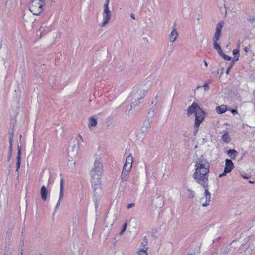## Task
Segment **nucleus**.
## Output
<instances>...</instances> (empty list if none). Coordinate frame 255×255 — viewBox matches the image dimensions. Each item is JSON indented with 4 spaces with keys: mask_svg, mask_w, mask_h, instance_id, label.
Here are the masks:
<instances>
[{
    "mask_svg": "<svg viewBox=\"0 0 255 255\" xmlns=\"http://www.w3.org/2000/svg\"><path fill=\"white\" fill-rule=\"evenodd\" d=\"M130 17H131L132 19H134V20H135V15H134V13H131V14H130Z\"/></svg>",
    "mask_w": 255,
    "mask_h": 255,
    "instance_id": "e433bc0d",
    "label": "nucleus"
},
{
    "mask_svg": "<svg viewBox=\"0 0 255 255\" xmlns=\"http://www.w3.org/2000/svg\"><path fill=\"white\" fill-rule=\"evenodd\" d=\"M133 158L131 155L128 156L123 166L122 170L130 173L132 169Z\"/></svg>",
    "mask_w": 255,
    "mask_h": 255,
    "instance_id": "1a4fd4ad",
    "label": "nucleus"
},
{
    "mask_svg": "<svg viewBox=\"0 0 255 255\" xmlns=\"http://www.w3.org/2000/svg\"><path fill=\"white\" fill-rule=\"evenodd\" d=\"M242 177L243 178H245V179H248V177L246 176H244V175H242Z\"/></svg>",
    "mask_w": 255,
    "mask_h": 255,
    "instance_id": "37998d69",
    "label": "nucleus"
},
{
    "mask_svg": "<svg viewBox=\"0 0 255 255\" xmlns=\"http://www.w3.org/2000/svg\"><path fill=\"white\" fill-rule=\"evenodd\" d=\"M79 138H80V140H81V141H82V142H83V141H83V139L82 136L80 134H79Z\"/></svg>",
    "mask_w": 255,
    "mask_h": 255,
    "instance_id": "58836bf2",
    "label": "nucleus"
},
{
    "mask_svg": "<svg viewBox=\"0 0 255 255\" xmlns=\"http://www.w3.org/2000/svg\"><path fill=\"white\" fill-rule=\"evenodd\" d=\"M130 173L122 170L120 179L122 182H126L128 178Z\"/></svg>",
    "mask_w": 255,
    "mask_h": 255,
    "instance_id": "412c9836",
    "label": "nucleus"
},
{
    "mask_svg": "<svg viewBox=\"0 0 255 255\" xmlns=\"http://www.w3.org/2000/svg\"><path fill=\"white\" fill-rule=\"evenodd\" d=\"M205 91H208L209 90V86L207 83H205L203 86Z\"/></svg>",
    "mask_w": 255,
    "mask_h": 255,
    "instance_id": "7c9ffc66",
    "label": "nucleus"
},
{
    "mask_svg": "<svg viewBox=\"0 0 255 255\" xmlns=\"http://www.w3.org/2000/svg\"><path fill=\"white\" fill-rule=\"evenodd\" d=\"M23 249H21L20 253H19L18 255H23Z\"/></svg>",
    "mask_w": 255,
    "mask_h": 255,
    "instance_id": "ea45409f",
    "label": "nucleus"
},
{
    "mask_svg": "<svg viewBox=\"0 0 255 255\" xmlns=\"http://www.w3.org/2000/svg\"><path fill=\"white\" fill-rule=\"evenodd\" d=\"M21 146L18 144L17 145V156L16 158L17 162H16V171L19 173V170L21 164ZM19 174H18V176Z\"/></svg>",
    "mask_w": 255,
    "mask_h": 255,
    "instance_id": "ddd939ff",
    "label": "nucleus"
},
{
    "mask_svg": "<svg viewBox=\"0 0 255 255\" xmlns=\"http://www.w3.org/2000/svg\"><path fill=\"white\" fill-rule=\"evenodd\" d=\"M222 57L224 59V60H227V61H229L231 60V57L224 54Z\"/></svg>",
    "mask_w": 255,
    "mask_h": 255,
    "instance_id": "72a5a7b5",
    "label": "nucleus"
},
{
    "mask_svg": "<svg viewBox=\"0 0 255 255\" xmlns=\"http://www.w3.org/2000/svg\"><path fill=\"white\" fill-rule=\"evenodd\" d=\"M224 22L223 21L219 22L216 26V31L213 37V47L218 51L221 49L220 46L218 44L217 41L219 40L221 36V31L223 27Z\"/></svg>",
    "mask_w": 255,
    "mask_h": 255,
    "instance_id": "39448f33",
    "label": "nucleus"
},
{
    "mask_svg": "<svg viewBox=\"0 0 255 255\" xmlns=\"http://www.w3.org/2000/svg\"><path fill=\"white\" fill-rule=\"evenodd\" d=\"M205 189L204 192V196L205 198V202L204 203H202V206L203 207H206L209 205V203L210 202L211 199V194L208 191V182H207V186H202Z\"/></svg>",
    "mask_w": 255,
    "mask_h": 255,
    "instance_id": "9b49d317",
    "label": "nucleus"
},
{
    "mask_svg": "<svg viewBox=\"0 0 255 255\" xmlns=\"http://www.w3.org/2000/svg\"><path fill=\"white\" fill-rule=\"evenodd\" d=\"M193 162L195 165V172L193 174L194 179L201 186H207L210 168L209 162L202 155L196 156Z\"/></svg>",
    "mask_w": 255,
    "mask_h": 255,
    "instance_id": "f257e3e1",
    "label": "nucleus"
},
{
    "mask_svg": "<svg viewBox=\"0 0 255 255\" xmlns=\"http://www.w3.org/2000/svg\"><path fill=\"white\" fill-rule=\"evenodd\" d=\"M110 0H106L103 6V10L101 17L99 18V25L101 27H105L109 24L112 16L109 4Z\"/></svg>",
    "mask_w": 255,
    "mask_h": 255,
    "instance_id": "7ed1b4c3",
    "label": "nucleus"
},
{
    "mask_svg": "<svg viewBox=\"0 0 255 255\" xmlns=\"http://www.w3.org/2000/svg\"><path fill=\"white\" fill-rule=\"evenodd\" d=\"M244 51H245L246 53H247V52H248V48H247V47H245V48H244Z\"/></svg>",
    "mask_w": 255,
    "mask_h": 255,
    "instance_id": "79ce46f5",
    "label": "nucleus"
},
{
    "mask_svg": "<svg viewBox=\"0 0 255 255\" xmlns=\"http://www.w3.org/2000/svg\"><path fill=\"white\" fill-rule=\"evenodd\" d=\"M78 146L74 145L68 149V154L71 158L75 157L78 154Z\"/></svg>",
    "mask_w": 255,
    "mask_h": 255,
    "instance_id": "2eb2a0df",
    "label": "nucleus"
},
{
    "mask_svg": "<svg viewBox=\"0 0 255 255\" xmlns=\"http://www.w3.org/2000/svg\"><path fill=\"white\" fill-rule=\"evenodd\" d=\"M12 151V145H9V159H10L11 157Z\"/></svg>",
    "mask_w": 255,
    "mask_h": 255,
    "instance_id": "2f4dec72",
    "label": "nucleus"
},
{
    "mask_svg": "<svg viewBox=\"0 0 255 255\" xmlns=\"http://www.w3.org/2000/svg\"><path fill=\"white\" fill-rule=\"evenodd\" d=\"M48 32V29L46 26H41L37 31V34H40V36Z\"/></svg>",
    "mask_w": 255,
    "mask_h": 255,
    "instance_id": "b1692460",
    "label": "nucleus"
},
{
    "mask_svg": "<svg viewBox=\"0 0 255 255\" xmlns=\"http://www.w3.org/2000/svg\"><path fill=\"white\" fill-rule=\"evenodd\" d=\"M232 68V66H230L226 70V74H228Z\"/></svg>",
    "mask_w": 255,
    "mask_h": 255,
    "instance_id": "4c0bfd02",
    "label": "nucleus"
},
{
    "mask_svg": "<svg viewBox=\"0 0 255 255\" xmlns=\"http://www.w3.org/2000/svg\"><path fill=\"white\" fill-rule=\"evenodd\" d=\"M217 52H218L220 56H221V57H222L224 55V54L222 50V48L220 49V50H218Z\"/></svg>",
    "mask_w": 255,
    "mask_h": 255,
    "instance_id": "c9c22d12",
    "label": "nucleus"
},
{
    "mask_svg": "<svg viewBox=\"0 0 255 255\" xmlns=\"http://www.w3.org/2000/svg\"><path fill=\"white\" fill-rule=\"evenodd\" d=\"M64 196V186H63V180L62 179L60 180V193H59V197L58 201L56 204L55 206V210L58 209L60 206L61 202L63 199V197Z\"/></svg>",
    "mask_w": 255,
    "mask_h": 255,
    "instance_id": "f8f14e48",
    "label": "nucleus"
},
{
    "mask_svg": "<svg viewBox=\"0 0 255 255\" xmlns=\"http://www.w3.org/2000/svg\"><path fill=\"white\" fill-rule=\"evenodd\" d=\"M97 124V120L94 118H91L89 120V127H95Z\"/></svg>",
    "mask_w": 255,
    "mask_h": 255,
    "instance_id": "393cba45",
    "label": "nucleus"
},
{
    "mask_svg": "<svg viewBox=\"0 0 255 255\" xmlns=\"http://www.w3.org/2000/svg\"><path fill=\"white\" fill-rule=\"evenodd\" d=\"M201 86H197V89H199V88H201Z\"/></svg>",
    "mask_w": 255,
    "mask_h": 255,
    "instance_id": "a18cd8bd",
    "label": "nucleus"
},
{
    "mask_svg": "<svg viewBox=\"0 0 255 255\" xmlns=\"http://www.w3.org/2000/svg\"><path fill=\"white\" fill-rule=\"evenodd\" d=\"M154 206L157 208H161L164 205V199L162 196H158L153 201Z\"/></svg>",
    "mask_w": 255,
    "mask_h": 255,
    "instance_id": "f3484780",
    "label": "nucleus"
},
{
    "mask_svg": "<svg viewBox=\"0 0 255 255\" xmlns=\"http://www.w3.org/2000/svg\"><path fill=\"white\" fill-rule=\"evenodd\" d=\"M134 97L137 99L135 100L131 104V108L135 107L141 103V100L143 98L146 94V91L137 87H134L132 91Z\"/></svg>",
    "mask_w": 255,
    "mask_h": 255,
    "instance_id": "423d86ee",
    "label": "nucleus"
},
{
    "mask_svg": "<svg viewBox=\"0 0 255 255\" xmlns=\"http://www.w3.org/2000/svg\"><path fill=\"white\" fill-rule=\"evenodd\" d=\"M13 140V134L10 135L9 137V145H12Z\"/></svg>",
    "mask_w": 255,
    "mask_h": 255,
    "instance_id": "473e14b6",
    "label": "nucleus"
},
{
    "mask_svg": "<svg viewBox=\"0 0 255 255\" xmlns=\"http://www.w3.org/2000/svg\"><path fill=\"white\" fill-rule=\"evenodd\" d=\"M41 255V254H38V255Z\"/></svg>",
    "mask_w": 255,
    "mask_h": 255,
    "instance_id": "49530a36",
    "label": "nucleus"
},
{
    "mask_svg": "<svg viewBox=\"0 0 255 255\" xmlns=\"http://www.w3.org/2000/svg\"><path fill=\"white\" fill-rule=\"evenodd\" d=\"M72 255H83V250L79 247L78 246H73L71 249Z\"/></svg>",
    "mask_w": 255,
    "mask_h": 255,
    "instance_id": "a211bd4d",
    "label": "nucleus"
},
{
    "mask_svg": "<svg viewBox=\"0 0 255 255\" xmlns=\"http://www.w3.org/2000/svg\"><path fill=\"white\" fill-rule=\"evenodd\" d=\"M75 161L73 160H69L67 163V165L70 169H73L75 167Z\"/></svg>",
    "mask_w": 255,
    "mask_h": 255,
    "instance_id": "cd10ccee",
    "label": "nucleus"
},
{
    "mask_svg": "<svg viewBox=\"0 0 255 255\" xmlns=\"http://www.w3.org/2000/svg\"><path fill=\"white\" fill-rule=\"evenodd\" d=\"M40 194L42 199L43 201H46L47 198L48 191L45 186H42L40 190Z\"/></svg>",
    "mask_w": 255,
    "mask_h": 255,
    "instance_id": "aec40b11",
    "label": "nucleus"
},
{
    "mask_svg": "<svg viewBox=\"0 0 255 255\" xmlns=\"http://www.w3.org/2000/svg\"><path fill=\"white\" fill-rule=\"evenodd\" d=\"M227 154L232 159H235L237 155V151L234 149H230L228 151Z\"/></svg>",
    "mask_w": 255,
    "mask_h": 255,
    "instance_id": "5701e85b",
    "label": "nucleus"
},
{
    "mask_svg": "<svg viewBox=\"0 0 255 255\" xmlns=\"http://www.w3.org/2000/svg\"><path fill=\"white\" fill-rule=\"evenodd\" d=\"M233 54L235 56L234 60L238 61L239 57V48L235 49L233 50Z\"/></svg>",
    "mask_w": 255,
    "mask_h": 255,
    "instance_id": "bb28decb",
    "label": "nucleus"
},
{
    "mask_svg": "<svg viewBox=\"0 0 255 255\" xmlns=\"http://www.w3.org/2000/svg\"><path fill=\"white\" fill-rule=\"evenodd\" d=\"M127 222L128 221H126L125 223L123 225L122 229L121 231L119 233V234L120 235H122L123 234V233L126 231V230L127 229V225H128V222Z\"/></svg>",
    "mask_w": 255,
    "mask_h": 255,
    "instance_id": "c756f323",
    "label": "nucleus"
},
{
    "mask_svg": "<svg viewBox=\"0 0 255 255\" xmlns=\"http://www.w3.org/2000/svg\"><path fill=\"white\" fill-rule=\"evenodd\" d=\"M117 219L116 214L109 213L105 218V223L107 226H111L115 223Z\"/></svg>",
    "mask_w": 255,
    "mask_h": 255,
    "instance_id": "9d476101",
    "label": "nucleus"
},
{
    "mask_svg": "<svg viewBox=\"0 0 255 255\" xmlns=\"http://www.w3.org/2000/svg\"><path fill=\"white\" fill-rule=\"evenodd\" d=\"M204 119V113L203 111L199 107L195 114V126L198 130V128L200 123Z\"/></svg>",
    "mask_w": 255,
    "mask_h": 255,
    "instance_id": "0eeeda50",
    "label": "nucleus"
},
{
    "mask_svg": "<svg viewBox=\"0 0 255 255\" xmlns=\"http://www.w3.org/2000/svg\"><path fill=\"white\" fill-rule=\"evenodd\" d=\"M222 139L224 142L227 143L229 141V136L228 134H224L222 137Z\"/></svg>",
    "mask_w": 255,
    "mask_h": 255,
    "instance_id": "c85d7f7f",
    "label": "nucleus"
},
{
    "mask_svg": "<svg viewBox=\"0 0 255 255\" xmlns=\"http://www.w3.org/2000/svg\"><path fill=\"white\" fill-rule=\"evenodd\" d=\"M249 182L250 183H254V182H253V181H249Z\"/></svg>",
    "mask_w": 255,
    "mask_h": 255,
    "instance_id": "c03bdc74",
    "label": "nucleus"
},
{
    "mask_svg": "<svg viewBox=\"0 0 255 255\" xmlns=\"http://www.w3.org/2000/svg\"><path fill=\"white\" fill-rule=\"evenodd\" d=\"M148 249L147 242H142L140 248L137 252L138 255H147Z\"/></svg>",
    "mask_w": 255,
    "mask_h": 255,
    "instance_id": "dca6fc26",
    "label": "nucleus"
},
{
    "mask_svg": "<svg viewBox=\"0 0 255 255\" xmlns=\"http://www.w3.org/2000/svg\"><path fill=\"white\" fill-rule=\"evenodd\" d=\"M150 127V123L148 121H145L144 123V126L141 128L142 132H146L148 129H149Z\"/></svg>",
    "mask_w": 255,
    "mask_h": 255,
    "instance_id": "a878e982",
    "label": "nucleus"
},
{
    "mask_svg": "<svg viewBox=\"0 0 255 255\" xmlns=\"http://www.w3.org/2000/svg\"><path fill=\"white\" fill-rule=\"evenodd\" d=\"M44 5V0H33L29 10L34 15H38L42 11Z\"/></svg>",
    "mask_w": 255,
    "mask_h": 255,
    "instance_id": "20e7f679",
    "label": "nucleus"
},
{
    "mask_svg": "<svg viewBox=\"0 0 255 255\" xmlns=\"http://www.w3.org/2000/svg\"><path fill=\"white\" fill-rule=\"evenodd\" d=\"M134 206H135L134 203H130L127 205V207L128 209H129L131 208L132 207H133Z\"/></svg>",
    "mask_w": 255,
    "mask_h": 255,
    "instance_id": "f704fd0d",
    "label": "nucleus"
},
{
    "mask_svg": "<svg viewBox=\"0 0 255 255\" xmlns=\"http://www.w3.org/2000/svg\"><path fill=\"white\" fill-rule=\"evenodd\" d=\"M204 65H205V66L206 67L208 66V63H207V62L205 60L204 61Z\"/></svg>",
    "mask_w": 255,
    "mask_h": 255,
    "instance_id": "a19ab883",
    "label": "nucleus"
},
{
    "mask_svg": "<svg viewBox=\"0 0 255 255\" xmlns=\"http://www.w3.org/2000/svg\"><path fill=\"white\" fill-rule=\"evenodd\" d=\"M227 110V107L225 105H222L216 108V111L218 114H222L225 113Z\"/></svg>",
    "mask_w": 255,
    "mask_h": 255,
    "instance_id": "4be33fe9",
    "label": "nucleus"
},
{
    "mask_svg": "<svg viewBox=\"0 0 255 255\" xmlns=\"http://www.w3.org/2000/svg\"><path fill=\"white\" fill-rule=\"evenodd\" d=\"M234 164L231 160L226 159L225 160V166L224 171L222 173L219 174V177L221 178L225 176L227 173H230L234 168Z\"/></svg>",
    "mask_w": 255,
    "mask_h": 255,
    "instance_id": "6e6552de",
    "label": "nucleus"
},
{
    "mask_svg": "<svg viewBox=\"0 0 255 255\" xmlns=\"http://www.w3.org/2000/svg\"><path fill=\"white\" fill-rule=\"evenodd\" d=\"M178 33L175 26L172 27V30L169 35V40L171 43H174L178 37Z\"/></svg>",
    "mask_w": 255,
    "mask_h": 255,
    "instance_id": "4468645a",
    "label": "nucleus"
},
{
    "mask_svg": "<svg viewBox=\"0 0 255 255\" xmlns=\"http://www.w3.org/2000/svg\"><path fill=\"white\" fill-rule=\"evenodd\" d=\"M103 166L100 157H97L90 172L91 182L94 187H99L101 184V177L103 173Z\"/></svg>",
    "mask_w": 255,
    "mask_h": 255,
    "instance_id": "f03ea898",
    "label": "nucleus"
},
{
    "mask_svg": "<svg viewBox=\"0 0 255 255\" xmlns=\"http://www.w3.org/2000/svg\"><path fill=\"white\" fill-rule=\"evenodd\" d=\"M199 105L195 103H193L188 109L187 114L190 115L193 113L196 114L199 108Z\"/></svg>",
    "mask_w": 255,
    "mask_h": 255,
    "instance_id": "6ab92c4d",
    "label": "nucleus"
}]
</instances>
